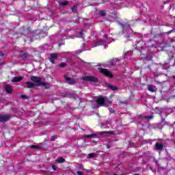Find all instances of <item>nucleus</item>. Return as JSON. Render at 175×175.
<instances>
[{"label":"nucleus","instance_id":"obj_1","mask_svg":"<svg viewBox=\"0 0 175 175\" xmlns=\"http://www.w3.org/2000/svg\"><path fill=\"white\" fill-rule=\"evenodd\" d=\"M133 33V31L131 29V26L129 25L123 26V33L126 39H129Z\"/></svg>","mask_w":175,"mask_h":175},{"label":"nucleus","instance_id":"obj_2","mask_svg":"<svg viewBox=\"0 0 175 175\" xmlns=\"http://www.w3.org/2000/svg\"><path fill=\"white\" fill-rule=\"evenodd\" d=\"M30 80H31V81H33L35 85H38V87H40V85H42V78L39 77L32 76L31 77Z\"/></svg>","mask_w":175,"mask_h":175},{"label":"nucleus","instance_id":"obj_3","mask_svg":"<svg viewBox=\"0 0 175 175\" xmlns=\"http://www.w3.org/2000/svg\"><path fill=\"white\" fill-rule=\"evenodd\" d=\"M105 100H107V97L100 96L97 98L96 102L98 105H100V106H107L106 105V103H105Z\"/></svg>","mask_w":175,"mask_h":175},{"label":"nucleus","instance_id":"obj_4","mask_svg":"<svg viewBox=\"0 0 175 175\" xmlns=\"http://www.w3.org/2000/svg\"><path fill=\"white\" fill-rule=\"evenodd\" d=\"M99 72L100 73H103V75H105V76H107L108 77H113V74L111 73V72L107 70V69L100 68Z\"/></svg>","mask_w":175,"mask_h":175},{"label":"nucleus","instance_id":"obj_5","mask_svg":"<svg viewBox=\"0 0 175 175\" xmlns=\"http://www.w3.org/2000/svg\"><path fill=\"white\" fill-rule=\"evenodd\" d=\"M82 80H84L85 81H93L94 83H98V79L94 77H83Z\"/></svg>","mask_w":175,"mask_h":175},{"label":"nucleus","instance_id":"obj_6","mask_svg":"<svg viewBox=\"0 0 175 175\" xmlns=\"http://www.w3.org/2000/svg\"><path fill=\"white\" fill-rule=\"evenodd\" d=\"M105 42H107V43H110L109 42V41L107 40H98V41H94L93 42V47H97V46H102V44L103 43H105Z\"/></svg>","mask_w":175,"mask_h":175},{"label":"nucleus","instance_id":"obj_7","mask_svg":"<svg viewBox=\"0 0 175 175\" xmlns=\"http://www.w3.org/2000/svg\"><path fill=\"white\" fill-rule=\"evenodd\" d=\"M10 118V114L0 115V122H5L6 121H9V119Z\"/></svg>","mask_w":175,"mask_h":175},{"label":"nucleus","instance_id":"obj_8","mask_svg":"<svg viewBox=\"0 0 175 175\" xmlns=\"http://www.w3.org/2000/svg\"><path fill=\"white\" fill-rule=\"evenodd\" d=\"M57 53H51L49 57V61L51 64H54V61L58 58Z\"/></svg>","mask_w":175,"mask_h":175},{"label":"nucleus","instance_id":"obj_9","mask_svg":"<svg viewBox=\"0 0 175 175\" xmlns=\"http://www.w3.org/2000/svg\"><path fill=\"white\" fill-rule=\"evenodd\" d=\"M65 80H66V81H67L68 84L73 85L76 83V80H75V79L69 78L66 76H65Z\"/></svg>","mask_w":175,"mask_h":175},{"label":"nucleus","instance_id":"obj_10","mask_svg":"<svg viewBox=\"0 0 175 175\" xmlns=\"http://www.w3.org/2000/svg\"><path fill=\"white\" fill-rule=\"evenodd\" d=\"M154 150H157V151H162V150H163V144L156 143Z\"/></svg>","mask_w":175,"mask_h":175},{"label":"nucleus","instance_id":"obj_11","mask_svg":"<svg viewBox=\"0 0 175 175\" xmlns=\"http://www.w3.org/2000/svg\"><path fill=\"white\" fill-rule=\"evenodd\" d=\"M144 46H146V42L143 41V40H140L138 42V43L137 44V47H138L139 49H144Z\"/></svg>","mask_w":175,"mask_h":175},{"label":"nucleus","instance_id":"obj_12","mask_svg":"<svg viewBox=\"0 0 175 175\" xmlns=\"http://www.w3.org/2000/svg\"><path fill=\"white\" fill-rule=\"evenodd\" d=\"M25 87H26V88H33V87H35V83L27 81L25 83Z\"/></svg>","mask_w":175,"mask_h":175},{"label":"nucleus","instance_id":"obj_13","mask_svg":"<svg viewBox=\"0 0 175 175\" xmlns=\"http://www.w3.org/2000/svg\"><path fill=\"white\" fill-rule=\"evenodd\" d=\"M5 91H6V92L8 94H12V86L11 85H5Z\"/></svg>","mask_w":175,"mask_h":175},{"label":"nucleus","instance_id":"obj_14","mask_svg":"<svg viewBox=\"0 0 175 175\" xmlns=\"http://www.w3.org/2000/svg\"><path fill=\"white\" fill-rule=\"evenodd\" d=\"M23 77H14L12 79V83H18V81H21L23 80Z\"/></svg>","mask_w":175,"mask_h":175},{"label":"nucleus","instance_id":"obj_15","mask_svg":"<svg viewBox=\"0 0 175 175\" xmlns=\"http://www.w3.org/2000/svg\"><path fill=\"white\" fill-rule=\"evenodd\" d=\"M77 31L79 33V34H76V38H83L84 33H83V30L77 29Z\"/></svg>","mask_w":175,"mask_h":175},{"label":"nucleus","instance_id":"obj_16","mask_svg":"<svg viewBox=\"0 0 175 175\" xmlns=\"http://www.w3.org/2000/svg\"><path fill=\"white\" fill-rule=\"evenodd\" d=\"M148 89L150 92H155L156 88L152 85H148Z\"/></svg>","mask_w":175,"mask_h":175},{"label":"nucleus","instance_id":"obj_17","mask_svg":"<svg viewBox=\"0 0 175 175\" xmlns=\"http://www.w3.org/2000/svg\"><path fill=\"white\" fill-rule=\"evenodd\" d=\"M96 137V134H91V135H85L83 137L86 139H94V137Z\"/></svg>","mask_w":175,"mask_h":175},{"label":"nucleus","instance_id":"obj_18","mask_svg":"<svg viewBox=\"0 0 175 175\" xmlns=\"http://www.w3.org/2000/svg\"><path fill=\"white\" fill-rule=\"evenodd\" d=\"M55 162H57V163H64V162H65V159L63 157H59L55 160Z\"/></svg>","mask_w":175,"mask_h":175},{"label":"nucleus","instance_id":"obj_19","mask_svg":"<svg viewBox=\"0 0 175 175\" xmlns=\"http://www.w3.org/2000/svg\"><path fill=\"white\" fill-rule=\"evenodd\" d=\"M108 88H109V90H111V91H117V86H114L113 85H109Z\"/></svg>","mask_w":175,"mask_h":175},{"label":"nucleus","instance_id":"obj_20","mask_svg":"<svg viewBox=\"0 0 175 175\" xmlns=\"http://www.w3.org/2000/svg\"><path fill=\"white\" fill-rule=\"evenodd\" d=\"M100 135H113V132H111V131H103V132H100Z\"/></svg>","mask_w":175,"mask_h":175},{"label":"nucleus","instance_id":"obj_21","mask_svg":"<svg viewBox=\"0 0 175 175\" xmlns=\"http://www.w3.org/2000/svg\"><path fill=\"white\" fill-rule=\"evenodd\" d=\"M42 85H43L44 88H50L51 87L50 83H43V82H42Z\"/></svg>","mask_w":175,"mask_h":175},{"label":"nucleus","instance_id":"obj_22","mask_svg":"<svg viewBox=\"0 0 175 175\" xmlns=\"http://www.w3.org/2000/svg\"><path fill=\"white\" fill-rule=\"evenodd\" d=\"M69 2L68 1H62L60 3V5H62V6H66L67 5H68Z\"/></svg>","mask_w":175,"mask_h":175},{"label":"nucleus","instance_id":"obj_23","mask_svg":"<svg viewBox=\"0 0 175 175\" xmlns=\"http://www.w3.org/2000/svg\"><path fill=\"white\" fill-rule=\"evenodd\" d=\"M72 12H73V13H76L77 10V7H76L75 5H74L72 8H71Z\"/></svg>","mask_w":175,"mask_h":175},{"label":"nucleus","instance_id":"obj_24","mask_svg":"<svg viewBox=\"0 0 175 175\" xmlns=\"http://www.w3.org/2000/svg\"><path fill=\"white\" fill-rule=\"evenodd\" d=\"M31 148H36L37 150L40 149V146H36V145H33L31 146Z\"/></svg>","mask_w":175,"mask_h":175},{"label":"nucleus","instance_id":"obj_25","mask_svg":"<svg viewBox=\"0 0 175 175\" xmlns=\"http://www.w3.org/2000/svg\"><path fill=\"white\" fill-rule=\"evenodd\" d=\"M153 118H154V116H144V118H145L146 120H147V119L152 120Z\"/></svg>","mask_w":175,"mask_h":175},{"label":"nucleus","instance_id":"obj_26","mask_svg":"<svg viewBox=\"0 0 175 175\" xmlns=\"http://www.w3.org/2000/svg\"><path fill=\"white\" fill-rule=\"evenodd\" d=\"M60 68H65L66 66V63L63 62L59 64Z\"/></svg>","mask_w":175,"mask_h":175},{"label":"nucleus","instance_id":"obj_27","mask_svg":"<svg viewBox=\"0 0 175 175\" xmlns=\"http://www.w3.org/2000/svg\"><path fill=\"white\" fill-rule=\"evenodd\" d=\"M27 57H28V55L27 53H24L22 56L21 58L22 59H25V58H27Z\"/></svg>","mask_w":175,"mask_h":175},{"label":"nucleus","instance_id":"obj_28","mask_svg":"<svg viewBox=\"0 0 175 175\" xmlns=\"http://www.w3.org/2000/svg\"><path fill=\"white\" fill-rule=\"evenodd\" d=\"M95 154L94 153H90L88 156V158H94Z\"/></svg>","mask_w":175,"mask_h":175},{"label":"nucleus","instance_id":"obj_29","mask_svg":"<svg viewBox=\"0 0 175 175\" xmlns=\"http://www.w3.org/2000/svg\"><path fill=\"white\" fill-rule=\"evenodd\" d=\"M100 16H106V13H105V11H100Z\"/></svg>","mask_w":175,"mask_h":175},{"label":"nucleus","instance_id":"obj_30","mask_svg":"<svg viewBox=\"0 0 175 175\" xmlns=\"http://www.w3.org/2000/svg\"><path fill=\"white\" fill-rule=\"evenodd\" d=\"M110 64H111V65H116V60H114V59L111 60V61L110 62Z\"/></svg>","mask_w":175,"mask_h":175},{"label":"nucleus","instance_id":"obj_31","mask_svg":"<svg viewBox=\"0 0 175 175\" xmlns=\"http://www.w3.org/2000/svg\"><path fill=\"white\" fill-rule=\"evenodd\" d=\"M21 98H22V99H26L27 98V96L25 95V94H23V95H21Z\"/></svg>","mask_w":175,"mask_h":175},{"label":"nucleus","instance_id":"obj_32","mask_svg":"<svg viewBox=\"0 0 175 175\" xmlns=\"http://www.w3.org/2000/svg\"><path fill=\"white\" fill-rule=\"evenodd\" d=\"M101 128H102L103 129H105L107 128V126H106V125H105V124H102V125H101Z\"/></svg>","mask_w":175,"mask_h":175},{"label":"nucleus","instance_id":"obj_33","mask_svg":"<svg viewBox=\"0 0 175 175\" xmlns=\"http://www.w3.org/2000/svg\"><path fill=\"white\" fill-rule=\"evenodd\" d=\"M77 174L78 175H83V172H82L81 171H78V172H77Z\"/></svg>","mask_w":175,"mask_h":175},{"label":"nucleus","instance_id":"obj_34","mask_svg":"<svg viewBox=\"0 0 175 175\" xmlns=\"http://www.w3.org/2000/svg\"><path fill=\"white\" fill-rule=\"evenodd\" d=\"M109 111H110V113H114V109L110 108Z\"/></svg>","mask_w":175,"mask_h":175},{"label":"nucleus","instance_id":"obj_35","mask_svg":"<svg viewBox=\"0 0 175 175\" xmlns=\"http://www.w3.org/2000/svg\"><path fill=\"white\" fill-rule=\"evenodd\" d=\"M52 169H53V170H56L55 165H52Z\"/></svg>","mask_w":175,"mask_h":175},{"label":"nucleus","instance_id":"obj_36","mask_svg":"<svg viewBox=\"0 0 175 175\" xmlns=\"http://www.w3.org/2000/svg\"><path fill=\"white\" fill-rule=\"evenodd\" d=\"M54 140H55V137H52L51 141H52V142H54Z\"/></svg>","mask_w":175,"mask_h":175}]
</instances>
